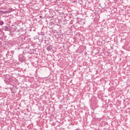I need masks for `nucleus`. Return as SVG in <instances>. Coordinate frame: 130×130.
<instances>
[{
  "mask_svg": "<svg viewBox=\"0 0 130 130\" xmlns=\"http://www.w3.org/2000/svg\"><path fill=\"white\" fill-rule=\"evenodd\" d=\"M48 48H49V47H48V48H47V49H48Z\"/></svg>",
  "mask_w": 130,
  "mask_h": 130,
  "instance_id": "f03ea898",
  "label": "nucleus"
},
{
  "mask_svg": "<svg viewBox=\"0 0 130 130\" xmlns=\"http://www.w3.org/2000/svg\"><path fill=\"white\" fill-rule=\"evenodd\" d=\"M4 24V22L3 21H1L0 22V25H3Z\"/></svg>",
  "mask_w": 130,
  "mask_h": 130,
  "instance_id": "f257e3e1",
  "label": "nucleus"
}]
</instances>
